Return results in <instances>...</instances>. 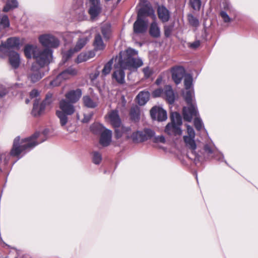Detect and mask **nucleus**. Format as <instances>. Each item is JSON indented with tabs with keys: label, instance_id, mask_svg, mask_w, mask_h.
Segmentation results:
<instances>
[{
	"label": "nucleus",
	"instance_id": "obj_1",
	"mask_svg": "<svg viewBox=\"0 0 258 258\" xmlns=\"http://www.w3.org/2000/svg\"><path fill=\"white\" fill-rule=\"evenodd\" d=\"M143 64L142 60L138 57V51L132 48H128L124 51H121L118 60L115 63V70L112 74V79L120 84L125 82V73L124 70L137 69Z\"/></svg>",
	"mask_w": 258,
	"mask_h": 258
},
{
	"label": "nucleus",
	"instance_id": "obj_2",
	"mask_svg": "<svg viewBox=\"0 0 258 258\" xmlns=\"http://www.w3.org/2000/svg\"><path fill=\"white\" fill-rule=\"evenodd\" d=\"M50 132L49 129L45 128L41 133L36 132L28 138L21 139L20 137H16L14 140L11 154L18 156L21 153L26 154L39 144L45 141Z\"/></svg>",
	"mask_w": 258,
	"mask_h": 258
},
{
	"label": "nucleus",
	"instance_id": "obj_3",
	"mask_svg": "<svg viewBox=\"0 0 258 258\" xmlns=\"http://www.w3.org/2000/svg\"><path fill=\"white\" fill-rule=\"evenodd\" d=\"M73 103L65 99H61L59 102L60 110L56 111V115L59 119L62 127H64L68 122V115L74 114L75 108Z\"/></svg>",
	"mask_w": 258,
	"mask_h": 258
},
{
	"label": "nucleus",
	"instance_id": "obj_4",
	"mask_svg": "<svg viewBox=\"0 0 258 258\" xmlns=\"http://www.w3.org/2000/svg\"><path fill=\"white\" fill-rule=\"evenodd\" d=\"M193 95L194 92L191 89L186 90L185 92L183 93L184 98L188 106L183 108L182 113L184 119L188 122L191 121L193 116L196 115L197 113L196 105L192 101Z\"/></svg>",
	"mask_w": 258,
	"mask_h": 258
},
{
	"label": "nucleus",
	"instance_id": "obj_5",
	"mask_svg": "<svg viewBox=\"0 0 258 258\" xmlns=\"http://www.w3.org/2000/svg\"><path fill=\"white\" fill-rule=\"evenodd\" d=\"M171 122L168 123L165 128V132L170 136L181 135L182 130V118L179 113L174 112L170 115Z\"/></svg>",
	"mask_w": 258,
	"mask_h": 258
},
{
	"label": "nucleus",
	"instance_id": "obj_6",
	"mask_svg": "<svg viewBox=\"0 0 258 258\" xmlns=\"http://www.w3.org/2000/svg\"><path fill=\"white\" fill-rule=\"evenodd\" d=\"M34 58L40 68L48 64L52 59V51L49 48H39L34 51Z\"/></svg>",
	"mask_w": 258,
	"mask_h": 258
},
{
	"label": "nucleus",
	"instance_id": "obj_7",
	"mask_svg": "<svg viewBox=\"0 0 258 258\" xmlns=\"http://www.w3.org/2000/svg\"><path fill=\"white\" fill-rule=\"evenodd\" d=\"M20 44L19 39L17 37H10L5 42L0 45V57L4 58L7 56L9 52L12 51L11 49L19 47Z\"/></svg>",
	"mask_w": 258,
	"mask_h": 258
},
{
	"label": "nucleus",
	"instance_id": "obj_8",
	"mask_svg": "<svg viewBox=\"0 0 258 258\" xmlns=\"http://www.w3.org/2000/svg\"><path fill=\"white\" fill-rule=\"evenodd\" d=\"M45 75L36 63H32L27 73L28 81L34 84L39 81Z\"/></svg>",
	"mask_w": 258,
	"mask_h": 258
},
{
	"label": "nucleus",
	"instance_id": "obj_9",
	"mask_svg": "<svg viewBox=\"0 0 258 258\" xmlns=\"http://www.w3.org/2000/svg\"><path fill=\"white\" fill-rule=\"evenodd\" d=\"M90 39V36L84 35L81 37L76 43L74 49H70L62 54V60L64 62L69 59L73 54L80 50L87 43Z\"/></svg>",
	"mask_w": 258,
	"mask_h": 258
},
{
	"label": "nucleus",
	"instance_id": "obj_10",
	"mask_svg": "<svg viewBox=\"0 0 258 258\" xmlns=\"http://www.w3.org/2000/svg\"><path fill=\"white\" fill-rule=\"evenodd\" d=\"M38 39L42 45L45 47L56 48L59 45L58 39L50 34L41 35Z\"/></svg>",
	"mask_w": 258,
	"mask_h": 258
},
{
	"label": "nucleus",
	"instance_id": "obj_11",
	"mask_svg": "<svg viewBox=\"0 0 258 258\" xmlns=\"http://www.w3.org/2000/svg\"><path fill=\"white\" fill-rule=\"evenodd\" d=\"M105 118L114 128L119 127L121 125V119L117 110H112L108 112Z\"/></svg>",
	"mask_w": 258,
	"mask_h": 258
},
{
	"label": "nucleus",
	"instance_id": "obj_12",
	"mask_svg": "<svg viewBox=\"0 0 258 258\" xmlns=\"http://www.w3.org/2000/svg\"><path fill=\"white\" fill-rule=\"evenodd\" d=\"M150 114L153 119L163 121L167 118V112L162 107L154 106L150 110Z\"/></svg>",
	"mask_w": 258,
	"mask_h": 258
},
{
	"label": "nucleus",
	"instance_id": "obj_13",
	"mask_svg": "<svg viewBox=\"0 0 258 258\" xmlns=\"http://www.w3.org/2000/svg\"><path fill=\"white\" fill-rule=\"evenodd\" d=\"M148 26V20H144L137 17V20L134 24V32L138 34L144 33L147 31Z\"/></svg>",
	"mask_w": 258,
	"mask_h": 258
},
{
	"label": "nucleus",
	"instance_id": "obj_14",
	"mask_svg": "<svg viewBox=\"0 0 258 258\" xmlns=\"http://www.w3.org/2000/svg\"><path fill=\"white\" fill-rule=\"evenodd\" d=\"M97 127H102L104 130L101 133L100 139V143L103 146L106 147L108 146L111 141L112 138V132L111 131L105 128L104 127L102 126L101 124H96V125Z\"/></svg>",
	"mask_w": 258,
	"mask_h": 258
},
{
	"label": "nucleus",
	"instance_id": "obj_15",
	"mask_svg": "<svg viewBox=\"0 0 258 258\" xmlns=\"http://www.w3.org/2000/svg\"><path fill=\"white\" fill-rule=\"evenodd\" d=\"M148 16L151 17L154 20L156 19V16L153 8L151 6L146 5L139 10L137 17L144 20H147L146 17Z\"/></svg>",
	"mask_w": 258,
	"mask_h": 258
},
{
	"label": "nucleus",
	"instance_id": "obj_16",
	"mask_svg": "<svg viewBox=\"0 0 258 258\" xmlns=\"http://www.w3.org/2000/svg\"><path fill=\"white\" fill-rule=\"evenodd\" d=\"M172 78L176 84H179L183 76L185 75V71L182 67H177L172 69Z\"/></svg>",
	"mask_w": 258,
	"mask_h": 258
},
{
	"label": "nucleus",
	"instance_id": "obj_17",
	"mask_svg": "<svg viewBox=\"0 0 258 258\" xmlns=\"http://www.w3.org/2000/svg\"><path fill=\"white\" fill-rule=\"evenodd\" d=\"M82 95V92L81 89L76 90H72L66 93L64 96L67 100L73 103L77 102Z\"/></svg>",
	"mask_w": 258,
	"mask_h": 258
},
{
	"label": "nucleus",
	"instance_id": "obj_18",
	"mask_svg": "<svg viewBox=\"0 0 258 258\" xmlns=\"http://www.w3.org/2000/svg\"><path fill=\"white\" fill-rule=\"evenodd\" d=\"M7 55L9 56V62L12 68L18 69L21 63V58L19 54L15 51L9 52Z\"/></svg>",
	"mask_w": 258,
	"mask_h": 258
},
{
	"label": "nucleus",
	"instance_id": "obj_19",
	"mask_svg": "<svg viewBox=\"0 0 258 258\" xmlns=\"http://www.w3.org/2000/svg\"><path fill=\"white\" fill-rule=\"evenodd\" d=\"M24 154H20L18 156H14L15 157H18L19 159L21 158ZM10 155L13 156L10 152V155L8 153H5L0 154V170L1 171H4L7 169V165L9 160L10 159Z\"/></svg>",
	"mask_w": 258,
	"mask_h": 258
},
{
	"label": "nucleus",
	"instance_id": "obj_20",
	"mask_svg": "<svg viewBox=\"0 0 258 258\" xmlns=\"http://www.w3.org/2000/svg\"><path fill=\"white\" fill-rule=\"evenodd\" d=\"M217 150V148L211 139H208L206 141L204 146V151L208 157L211 158L212 155L216 153Z\"/></svg>",
	"mask_w": 258,
	"mask_h": 258
},
{
	"label": "nucleus",
	"instance_id": "obj_21",
	"mask_svg": "<svg viewBox=\"0 0 258 258\" xmlns=\"http://www.w3.org/2000/svg\"><path fill=\"white\" fill-rule=\"evenodd\" d=\"M78 74V70L73 67H70L59 74L60 76L64 81L70 79Z\"/></svg>",
	"mask_w": 258,
	"mask_h": 258
},
{
	"label": "nucleus",
	"instance_id": "obj_22",
	"mask_svg": "<svg viewBox=\"0 0 258 258\" xmlns=\"http://www.w3.org/2000/svg\"><path fill=\"white\" fill-rule=\"evenodd\" d=\"M169 104H172L175 101V95L172 87L170 85H166L164 88L163 96Z\"/></svg>",
	"mask_w": 258,
	"mask_h": 258
},
{
	"label": "nucleus",
	"instance_id": "obj_23",
	"mask_svg": "<svg viewBox=\"0 0 258 258\" xmlns=\"http://www.w3.org/2000/svg\"><path fill=\"white\" fill-rule=\"evenodd\" d=\"M45 108V105L41 103L39 104V101L36 99L33 104L32 114L34 116H40L43 113Z\"/></svg>",
	"mask_w": 258,
	"mask_h": 258
},
{
	"label": "nucleus",
	"instance_id": "obj_24",
	"mask_svg": "<svg viewBox=\"0 0 258 258\" xmlns=\"http://www.w3.org/2000/svg\"><path fill=\"white\" fill-rule=\"evenodd\" d=\"M150 94L148 91H141L136 97L138 103L140 105H145L149 100Z\"/></svg>",
	"mask_w": 258,
	"mask_h": 258
},
{
	"label": "nucleus",
	"instance_id": "obj_25",
	"mask_svg": "<svg viewBox=\"0 0 258 258\" xmlns=\"http://www.w3.org/2000/svg\"><path fill=\"white\" fill-rule=\"evenodd\" d=\"M91 6L89 9V13L92 18H95L101 12V8L100 6V1L97 3H93V2H89Z\"/></svg>",
	"mask_w": 258,
	"mask_h": 258
},
{
	"label": "nucleus",
	"instance_id": "obj_26",
	"mask_svg": "<svg viewBox=\"0 0 258 258\" xmlns=\"http://www.w3.org/2000/svg\"><path fill=\"white\" fill-rule=\"evenodd\" d=\"M84 105L89 108H94L98 105V101L94 100L88 95L84 96L82 98Z\"/></svg>",
	"mask_w": 258,
	"mask_h": 258
},
{
	"label": "nucleus",
	"instance_id": "obj_27",
	"mask_svg": "<svg viewBox=\"0 0 258 258\" xmlns=\"http://www.w3.org/2000/svg\"><path fill=\"white\" fill-rule=\"evenodd\" d=\"M159 19L163 22H167L170 18L168 10L164 7H159L158 9Z\"/></svg>",
	"mask_w": 258,
	"mask_h": 258
},
{
	"label": "nucleus",
	"instance_id": "obj_28",
	"mask_svg": "<svg viewBox=\"0 0 258 258\" xmlns=\"http://www.w3.org/2000/svg\"><path fill=\"white\" fill-rule=\"evenodd\" d=\"M94 46L95 50H101L105 48L102 38L100 34H97L94 38Z\"/></svg>",
	"mask_w": 258,
	"mask_h": 258
},
{
	"label": "nucleus",
	"instance_id": "obj_29",
	"mask_svg": "<svg viewBox=\"0 0 258 258\" xmlns=\"http://www.w3.org/2000/svg\"><path fill=\"white\" fill-rule=\"evenodd\" d=\"M115 128V137L117 139H119L122 137V136L124 134L127 135L128 137V132H130L131 128L129 127H125L123 125H120L119 127L114 128Z\"/></svg>",
	"mask_w": 258,
	"mask_h": 258
},
{
	"label": "nucleus",
	"instance_id": "obj_30",
	"mask_svg": "<svg viewBox=\"0 0 258 258\" xmlns=\"http://www.w3.org/2000/svg\"><path fill=\"white\" fill-rule=\"evenodd\" d=\"M130 114L132 120L137 121L139 120L140 116V107L137 105H135L131 108Z\"/></svg>",
	"mask_w": 258,
	"mask_h": 258
},
{
	"label": "nucleus",
	"instance_id": "obj_31",
	"mask_svg": "<svg viewBox=\"0 0 258 258\" xmlns=\"http://www.w3.org/2000/svg\"><path fill=\"white\" fill-rule=\"evenodd\" d=\"M131 138L136 142H141L147 140L144 131H137L133 133L131 135Z\"/></svg>",
	"mask_w": 258,
	"mask_h": 258
},
{
	"label": "nucleus",
	"instance_id": "obj_32",
	"mask_svg": "<svg viewBox=\"0 0 258 258\" xmlns=\"http://www.w3.org/2000/svg\"><path fill=\"white\" fill-rule=\"evenodd\" d=\"M149 32L150 35L153 37L157 38L160 36V28L156 22L154 21L151 23Z\"/></svg>",
	"mask_w": 258,
	"mask_h": 258
},
{
	"label": "nucleus",
	"instance_id": "obj_33",
	"mask_svg": "<svg viewBox=\"0 0 258 258\" xmlns=\"http://www.w3.org/2000/svg\"><path fill=\"white\" fill-rule=\"evenodd\" d=\"M18 7V2L17 0H7L3 11L4 12H8L11 10L17 8Z\"/></svg>",
	"mask_w": 258,
	"mask_h": 258
},
{
	"label": "nucleus",
	"instance_id": "obj_34",
	"mask_svg": "<svg viewBox=\"0 0 258 258\" xmlns=\"http://www.w3.org/2000/svg\"><path fill=\"white\" fill-rule=\"evenodd\" d=\"M38 49L39 48L36 46L32 45H27L25 46L24 50L25 55L28 58H31L32 55L34 58V51Z\"/></svg>",
	"mask_w": 258,
	"mask_h": 258
},
{
	"label": "nucleus",
	"instance_id": "obj_35",
	"mask_svg": "<svg viewBox=\"0 0 258 258\" xmlns=\"http://www.w3.org/2000/svg\"><path fill=\"white\" fill-rule=\"evenodd\" d=\"M184 141L187 147L192 151H195L196 149L197 145L195 141V138L191 137L184 136Z\"/></svg>",
	"mask_w": 258,
	"mask_h": 258
},
{
	"label": "nucleus",
	"instance_id": "obj_36",
	"mask_svg": "<svg viewBox=\"0 0 258 258\" xmlns=\"http://www.w3.org/2000/svg\"><path fill=\"white\" fill-rule=\"evenodd\" d=\"M10 25V20L8 16L0 14V30L9 27Z\"/></svg>",
	"mask_w": 258,
	"mask_h": 258
},
{
	"label": "nucleus",
	"instance_id": "obj_37",
	"mask_svg": "<svg viewBox=\"0 0 258 258\" xmlns=\"http://www.w3.org/2000/svg\"><path fill=\"white\" fill-rule=\"evenodd\" d=\"M101 32L105 39H109L111 36V25L110 24L105 23L101 27Z\"/></svg>",
	"mask_w": 258,
	"mask_h": 258
},
{
	"label": "nucleus",
	"instance_id": "obj_38",
	"mask_svg": "<svg viewBox=\"0 0 258 258\" xmlns=\"http://www.w3.org/2000/svg\"><path fill=\"white\" fill-rule=\"evenodd\" d=\"M113 63V59H111L104 65V68L102 71L103 75L106 76L110 73L112 69Z\"/></svg>",
	"mask_w": 258,
	"mask_h": 258
},
{
	"label": "nucleus",
	"instance_id": "obj_39",
	"mask_svg": "<svg viewBox=\"0 0 258 258\" xmlns=\"http://www.w3.org/2000/svg\"><path fill=\"white\" fill-rule=\"evenodd\" d=\"M184 84L186 90L191 89L192 85V77L190 75L187 74L185 76Z\"/></svg>",
	"mask_w": 258,
	"mask_h": 258
},
{
	"label": "nucleus",
	"instance_id": "obj_40",
	"mask_svg": "<svg viewBox=\"0 0 258 258\" xmlns=\"http://www.w3.org/2000/svg\"><path fill=\"white\" fill-rule=\"evenodd\" d=\"M93 162L95 164H99L102 160V156L100 153L97 151L92 152Z\"/></svg>",
	"mask_w": 258,
	"mask_h": 258
},
{
	"label": "nucleus",
	"instance_id": "obj_41",
	"mask_svg": "<svg viewBox=\"0 0 258 258\" xmlns=\"http://www.w3.org/2000/svg\"><path fill=\"white\" fill-rule=\"evenodd\" d=\"M211 158L215 159L220 162H224L226 164H228L227 162L224 160V155L218 151V149L216 151V153L214 154Z\"/></svg>",
	"mask_w": 258,
	"mask_h": 258
},
{
	"label": "nucleus",
	"instance_id": "obj_42",
	"mask_svg": "<svg viewBox=\"0 0 258 258\" xmlns=\"http://www.w3.org/2000/svg\"><path fill=\"white\" fill-rule=\"evenodd\" d=\"M189 23L194 27H198L199 25L198 19L195 17L192 14H188L187 16Z\"/></svg>",
	"mask_w": 258,
	"mask_h": 258
},
{
	"label": "nucleus",
	"instance_id": "obj_43",
	"mask_svg": "<svg viewBox=\"0 0 258 258\" xmlns=\"http://www.w3.org/2000/svg\"><path fill=\"white\" fill-rule=\"evenodd\" d=\"M197 115L198 113H197L196 115L194 116L196 117L194 119V124L196 129L198 131H200L203 128V123L202 120L199 117H197Z\"/></svg>",
	"mask_w": 258,
	"mask_h": 258
},
{
	"label": "nucleus",
	"instance_id": "obj_44",
	"mask_svg": "<svg viewBox=\"0 0 258 258\" xmlns=\"http://www.w3.org/2000/svg\"><path fill=\"white\" fill-rule=\"evenodd\" d=\"M220 15L221 17L222 18L223 22L225 23H230L232 19L229 16L228 14L224 11H222L220 13Z\"/></svg>",
	"mask_w": 258,
	"mask_h": 258
},
{
	"label": "nucleus",
	"instance_id": "obj_45",
	"mask_svg": "<svg viewBox=\"0 0 258 258\" xmlns=\"http://www.w3.org/2000/svg\"><path fill=\"white\" fill-rule=\"evenodd\" d=\"M64 80L61 78V76H60V75L59 74L55 79L50 82V85L52 87L58 86Z\"/></svg>",
	"mask_w": 258,
	"mask_h": 258
},
{
	"label": "nucleus",
	"instance_id": "obj_46",
	"mask_svg": "<svg viewBox=\"0 0 258 258\" xmlns=\"http://www.w3.org/2000/svg\"><path fill=\"white\" fill-rule=\"evenodd\" d=\"M89 59L86 52H82L80 53L77 57L76 62L77 63H81L86 61Z\"/></svg>",
	"mask_w": 258,
	"mask_h": 258
},
{
	"label": "nucleus",
	"instance_id": "obj_47",
	"mask_svg": "<svg viewBox=\"0 0 258 258\" xmlns=\"http://www.w3.org/2000/svg\"><path fill=\"white\" fill-rule=\"evenodd\" d=\"M190 3L194 10H200L201 6V1L200 0H190Z\"/></svg>",
	"mask_w": 258,
	"mask_h": 258
},
{
	"label": "nucleus",
	"instance_id": "obj_48",
	"mask_svg": "<svg viewBox=\"0 0 258 258\" xmlns=\"http://www.w3.org/2000/svg\"><path fill=\"white\" fill-rule=\"evenodd\" d=\"M52 102V95L51 93L46 94L45 100L41 103L45 105V107L47 105H50Z\"/></svg>",
	"mask_w": 258,
	"mask_h": 258
},
{
	"label": "nucleus",
	"instance_id": "obj_49",
	"mask_svg": "<svg viewBox=\"0 0 258 258\" xmlns=\"http://www.w3.org/2000/svg\"><path fill=\"white\" fill-rule=\"evenodd\" d=\"M173 29V26L172 25H166L164 26V34L166 37L170 36Z\"/></svg>",
	"mask_w": 258,
	"mask_h": 258
},
{
	"label": "nucleus",
	"instance_id": "obj_50",
	"mask_svg": "<svg viewBox=\"0 0 258 258\" xmlns=\"http://www.w3.org/2000/svg\"><path fill=\"white\" fill-rule=\"evenodd\" d=\"M143 72L144 74V77L146 79L149 78L153 74L152 70L148 67H147L143 69Z\"/></svg>",
	"mask_w": 258,
	"mask_h": 258
},
{
	"label": "nucleus",
	"instance_id": "obj_51",
	"mask_svg": "<svg viewBox=\"0 0 258 258\" xmlns=\"http://www.w3.org/2000/svg\"><path fill=\"white\" fill-rule=\"evenodd\" d=\"M163 91L164 89L160 88L156 89L152 92V96L154 98L160 97L161 95L163 96Z\"/></svg>",
	"mask_w": 258,
	"mask_h": 258
},
{
	"label": "nucleus",
	"instance_id": "obj_52",
	"mask_svg": "<svg viewBox=\"0 0 258 258\" xmlns=\"http://www.w3.org/2000/svg\"><path fill=\"white\" fill-rule=\"evenodd\" d=\"M145 137L147 138V140L153 137L154 135V132L151 129L146 128L144 131Z\"/></svg>",
	"mask_w": 258,
	"mask_h": 258
},
{
	"label": "nucleus",
	"instance_id": "obj_53",
	"mask_svg": "<svg viewBox=\"0 0 258 258\" xmlns=\"http://www.w3.org/2000/svg\"><path fill=\"white\" fill-rule=\"evenodd\" d=\"M8 92V89L4 85L0 84V97L6 95Z\"/></svg>",
	"mask_w": 258,
	"mask_h": 258
},
{
	"label": "nucleus",
	"instance_id": "obj_54",
	"mask_svg": "<svg viewBox=\"0 0 258 258\" xmlns=\"http://www.w3.org/2000/svg\"><path fill=\"white\" fill-rule=\"evenodd\" d=\"M187 132L188 137H191V138L195 137V133L193 128L190 126L189 125H186Z\"/></svg>",
	"mask_w": 258,
	"mask_h": 258
},
{
	"label": "nucleus",
	"instance_id": "obj_55",
	"mask_svg": "<svg viewBox=\"0 0 258 258\" xmlns=\"http://www.w3.org/2000/svg\"><path fill=\"white\" fill-rule=\"evenodd\" d=\"M154 142L155 143H164L165 142V139L163 136H157L154 138Z\"/></svg>",
	"mask_w": 258,
	"mask_h": 258
},
{
	"label": "nucleus",
	"instance_id": "obj_56",
	"mask_svg": "<svg viewBox=\"0 0 258 258\" xmlns=\"http://www.w3.org/2000/svg\"><path fill=\"white\" fill-rule=\"evenodd\" d=\"M223 8L225 10H226V11H231L233 10V8H232V6L230 4V3H229L228 2H225L223 4Z\"/></svg>",
	"mask_w": 258,
	"mask_h": 258
},
{
	"label": "nucleus",
	"instance_id": "obj_57",
	"mask_svg": "<svg viewBox=\"0 0 258 258\" xmlns=\"http://www.w3.org/2000/svg\"><path fill=\"white\" fill-rule=\"evenodd\" d=\"M93 113H89L88 114H84V118L82 120V122L87 123L89 121L91 117H92Z\"/></svg>",
	"mask_w": 258,
	"mask_h": 258
},
{
	"label": "nucleus",
	"instance_id": "obj_58",
	"mask_svg": "<svg viewBox=\"0 0 258 258\" xmlns=\"http://www.w3.org/2000/svg\"><path fill=\"white\" fill-rule=\"evenodd\" d=\"M200 45V41H196L190 44V47L192 48H197Z\"/></svg>",
	"mask_w": 258,
	"mask_h": 258
},
{
	"label": "nucleus",
	"instance_id": "obj_59",
	"mask_svg": "<svg viewBox=\"0 0 258 258\" xmlns=\"http://www.w3.org/2000/svg\"><path fill=\"white\" fill-rule=\"evenodd\" d=\"M76 1V2H78V7H75V9H81V11H82L83 8V2L82 0H75Z\"/></svg>",
	"mask_w": 258,
	"mask_h": 258
},
{
	"label": "nucleus",
	"instance_id": "obj_60",
	"mask_svg": "<svg viewBox=\"0 0 258 258\" xmlns=\"http://www.w3.org/2000/svg\"><path fill=\"white\" fill-rule=\"evenodd\" d=\"M38 95H39V92L36 90H33L30 92V94L31 97H32V98L37 97V96H38Z\"/></svg>",
	"mask_w": 258,
	"mask_h": 258
},
{
	"label": "nucleus",
	"instance_id": "obj_61",
	"mask_svg": "<svg viewBox=\"0 0 258 258\" xmlns=\"http://www.w3.org/2000/svg\"><path fill=\"white\" fill-rule=\"evenodd\" d=\"M99 74V72L98 71H96L95 73L92 74L90 75V78L92 80H95L96 79Z\"/></svg>",
	"mask_w": 258,
	"mask_h": 258
},
{
	"label": "nucleus",
	"instance_id": "obj_62",
	"mask_svg": "<svg viewBox=\"0 0 258 258\" xmlns=\"http://www.w3.org/2000/svg\"><path fill=\"white\" fill-rule=\"evenodd\" d=\"M86 53L87 54L89 59L95 56V53L94 51H90Z\"/></svg>",
	"mask_w": 258,
	"mask_h": 258
},
{
	"label": "nucleus",
	"instance_id": "obj_63",
	"mask_svg": "<svg viewBox=\"0 0 258 258\" xmlns=\"http://www.w3.org/2000/svg\"><path fill=\"white\" fill-rule=\"evenodd\" d=\"M161 82V79H157L156 81V83L157 84L159 85Z\"/></svg>",
	"mask_w": 258,
	"mask_h": 258
},
{
	"label": "nucleus",
	"instance_id": "obj_64",
	"mask_svg": "<svg viewBox=\"0 0 258 258\" xmlns=\"http://www.w3.org/2000/svg\"><path fill=\"white\" fill-rule=\"evenodd\" d=\"M22 84H17V83H16V84H15V87H20V86H22Z\"/></svg>",
	"mask_w": 258,
	"mask_h": 258
}]
</instances>
